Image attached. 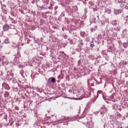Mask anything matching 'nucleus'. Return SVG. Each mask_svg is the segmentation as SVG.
<instances>
[{
	"instance_id": "nucleus-1",
	"label": "nucleus",
	"mask_w": 128,
	"mask_h": 128,
	"mask_svg": "<svg viewBox=\"0 0 128 128\" xmlns=\"http://www.w3.org/2000/svg\"><path fill=\"white\" fill-rule=\"evenodd\" d=\"M51 79V82H53V84H54L56 82V78L54 77H52L50 78Z\"/></svg>"
},
{
	"instance_id": "nucleus-2",
	"label": "nucleus",
	"mask_w": 128,
	"mask_h": 128,
	"mask_svg": "<svg viewBox=\"0 0 128 128\" xmlns=\"http://www.w3.org/2000/svg\"><path fill=\"white\" fill-rule=\"evenodd\" d=\"M116 12H118V13H116V14H120V12H122V11L120 10H116Z\"/></svg>"
},
{
	"instance_id": "nucleus-3",
	"label": "nucleus",
	"mask_w": 128,
	"mask_h": 128,
	"mask_svg": "<svg viewBox=\"0 0 128 128\" xmlns=\"http://www.w3.org/2000/svg\"><path fill=\"white\" fill-rule=\"evenodd\" d=\"M124 48H127L128 47V45H126V44H124Z\"/></svg>"
},
{
	"instance_id": "nucleus-4",
	"label": "nucleus",
	"mask_w": 128,
	"mask_h": 128,
	"mask_svg": "<svg viewBox=\"0 0 128 128\" xmlns=\"http://www.w3.org/2000/svg\"><path fill=\"white\" fill-rule=\"evenodd\" d=\"M16 126H20V124L18 123H16Z\"/></svg>"
},
{
	"instance_id": "nucleus-5",
	"label": "nucleus",
	"mask_w": 128,
	"mask_h": 128,
	"mask_svg": "<svg viewBox=\"0 0 128 128\" xmlns=\"http://www.w3.org/2000/svg\"><path fill=\"white\" fill-rule=\"evenodd\" d=\"M6 94H8V92H6Z\"/></svg>"
},
{
	"instance_id": "nucleus-6",
	"label": "nucleus",
	"mask_w": 128,
	"mask_h": 128,
	"mask_svg": "<svg viewBox=\"0 0 128 128\" xmlns=\"http://www.w3.org/2000/svg\"><path fill=\"white\" fill-rule=\"evenodd\" d=\"M6 26H4V28H6Z\"/></svg>"
},
{
	"instance_id": "nucleus-7",
	"label": "nucleus",
	"mask_w": 128,
	"mask_h": 128,
	"mask_svg": "<svg viewBox=\"0 0 128 128\" xmlns=\"http://www.w3.org/2000/svg\"><path fill=\"white\" fill-rule=\"evenodd\" d=\"M50 6H52V4H50Z\"/></svg>"
}]
</instances>
